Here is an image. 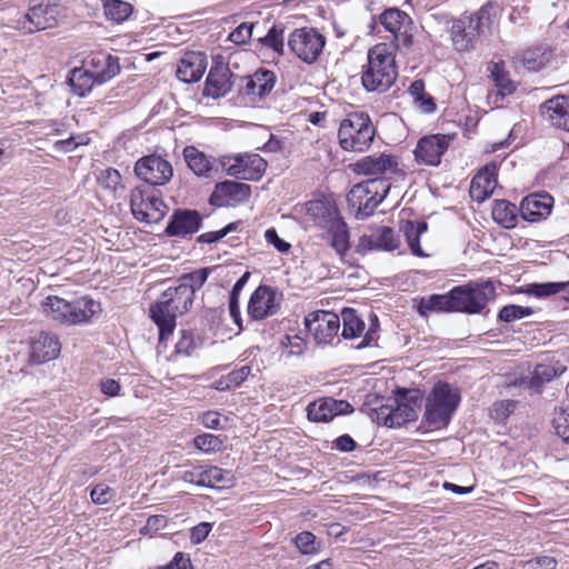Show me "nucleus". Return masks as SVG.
Segmentation results:
<instances>
[{"instance_id": "1", "label": "nucleus", "mask_w": 569, "mask_h": 569, "mask_svg": "<svg viewBox=\"0 0 569 569\" xmlns=\"http://www.w3.org/2000/svg\"><path fill=\"white\" fill-rule=\"evenodd\" d=\"M192 303L191 290L178 284L166 289L150 306V318L158 326L160 341H164L173 333L177 317L187 312Z\"/></svg>"}, {"instance_id": "2", "label": "nucleus", "mask_w": 569, "mask_h": 569, "mask_svg": "<svg viewBox=\"0 0 569 569\" xmlns=\"http://www.w3.org/2000/svg\"><path fill=\"white\" fill-rule=\"evenodd\" d=\"M395 46L378 43L368 51V63L361 82L367 91L385 92L397 79Z\"/></svg>"}, {"instance_id": "3", "label": "nucleus", "mask_w": 569, "mask_h": 569, "mask_svg": "<svg viewBox=\"0 0 569 569\" xmlns=\"http://www.w3.org/2000/svg\"><path fill=\"white\" fill-rule=\"evenodd\" d=\"M491 3H487L478 11L465 14L452 22L449 32L456 51L469 52L476 48L479 37L491 28Z\"/></svg>"}, {"instance_id": "4", "label": "nucleus", "mask_w": 569, "mask_h": 569, "mask_svg": "<svg viewBox=\"0 0 569 569\" xmlns=\"http://www.w3.org/2000/svg\"><path fill=\"white\" fill-rule=\"evenodd\" d=\"M46 316L62 325L89 323L102 309L100 302L81 297L72 302L57 296H50L42 302Z\"/></svg>"}, {"instance_id": "5", "label": "nucleus", "mask_w": 569, "mask_h": 569, "mask_svg": "<svg viewBox=\"0 0 569 569\" xmlns=\"http://www.w3.org/2000/svg\"><path fill=\"white\" fill-rule=\"evenodd\" d=\"M376 129L369 116L355 112L343 119L338 130L339 144L345 151L363 152L373 142Z\"/></svg>"}, {"instance_id": "6", "label": "nucleus", "mask_w": 569, "mask_h": 569, "mask_svg": "<svg viewBox=\"0 0 569 569\" xmlns=\"http://www.w3.org/2000/svg\"><path fill=\"white\" fill-rule=\"evenodd\" d=\"M459 402L460 396L450 385H436L426 400L425 421L432 429L448 426Z\"/></svg>"}, {"instance_id": "7", "label": "nucleus", "mask_w": 569, "mask_h": 569, "mask_svg": "<svg viewBox=\"0 0 569 569\" xmlns=\"http://www.w3.org/2000/svg\"><path fill=\"white\" fill-rule=\"evenodd\" d=\"M391 182L380 179H368L352 187L347 200L357 210V218L370 217L390 191Z\"/></svg>"}, {"instance_id": "8", "label": "nucleus", "mask_w": 569, "mask_h": 569, "mask_svg": "<svg viewBox=\"0 0 569 569\" xmlns=\"http://www.w3.org/2000/svg\"><path fill=\"white\" fill-rule=\"evenodd\" d=\"M496 296L492 281L469 282L453 288L455 309L458 312L479 313Z\"/></svg>"}, {"instance_id": "9", "label": "nucleus", "mask_w": 569, "mask_h": 569, "mask_svg": "<svg viewBox=\"0 0 569 569\" xmlns=\"http://www.w3.org/2000/svg\"><path fill=\"white\" fill-rule=\"evenodd\" d=\"M380 23L386 31L393 36L395 50L397 48L409 49L413 44V22L403 11L391 8L383 11L379 17Z\"/></svg>"}, {"instance_id": "10", "label": "nucleus", "mask_w": 569, "mask_h": 569, "mask_svg": "<svg viewBox=\"0 0 569 569\" xmlns=\"http://www.w3.org/2000/svg\"><path fill=\"white\" fill-rule=\"evenodd\" d=\"M136 176L151 187L167 184L173 177L171 163L159 154L140 158L134 164Z\"/></svg>"}, {"instance_id": "11", "label": "nucleus", "mask_w": 569, "mask_h": 569, "mask_svg": "<svg viewBox=\"0 0 569 569\" xmlns=\"http://www.w3.org/2000/svg\"><path fill=\"white\" fill-rule=\"evenodd\" d=\"M221 163L229 176L249 181L259 180L267 168L266 160L257 153L226 157Z\"/></svg>"}, {"instance_id": "12", "label": "nucleus", "mask_w": 569, "mask_h": 569, "mask_svg": "<svg viewBox=\"0 0 569 569\" xmlns=\"http://www.w3.org/2000/svg\"><path fill=\"white\" fill-rule=\"evenodd\" d=\"M325 43V37L309 28L296 29L288 39L290 50L307 63L318 59Z\"/></svg>"}, {"instance_id": "13", "label": "nucleus", "mask_w": 569, "mask_h": 569, "mask_svg": "<svg viewBox=\"0 0 569 569\" xmlns=\"http://www.w3.org/2000/svg\"><path fill=\"white\" fill-rule=\"evenodd\" d=\"M399 163L395 156L389 153H373L362 157L352 164V170L357 174L371 177L370 179L387 180L399 170Z\"/></svg>"}, {"instance_id": "14", "label": "nucleus", "mask_w": 569, "mask_h": 569, "mask_svg": "<svg viewBox=\"0 0 569 569\" xmlns=\"http://www.w3.org/2000/svg\"><path fill=\"white\" fill-rule=\"evenodd\" d=\"M130 208L133 217L142 222L152 223L160 221L164 214L167 206L164 202L137 187L130 194Z\"/></svg>"}, {"instance_id": "15", "label": "nucleus", "mask_w": 569, "mask_h": 569, "mask_svg": "<svg viewBox=\"0 0 569 569\" xmlns=\"http://www.w3.org/2000/svg\"><path fill=\"white\" fill-rule=\"evenodd\" d=\"M179 479L183 482L206 488H223L230 485V471L216 466H194L180 472Z\"/></svg>"}, {"instance_id": "16", "label": "nucleus", "mask_w": 569, "mask_h": 569, "mask_svg": "<svg viewBox=\"0 0 569 569\" xmlns=\"http://www.w3.org/2000/svg\"><path fill=\"white\" fill-rule=\"evenodd\" d=\"M305 323L317 343H329L337 336L340 328L339 316L325 310L309 313Z\"/></svg>"}, {"instance_id": "17", "label": "nucleus", "mask_w": 569, "mask_h": 569, "mask_svg": "<svg viewBox=\"0 0 569 569\" xmlns=\"http://www.w3.org/2000/svg\"><path fill=\"white\" fill-rule=\"evenodd\" d=\"M280 298L274 289L261 284L252 293L248 302V315L253 320H263L277 313Z\"/></svg>"}, {"instance_id": "18", "label": "nucleus", "mask_w": 569, "mask_h": 569, "mask_svg": "<svg viewBox=\"0 0 569 569\" xmlns=\"http://www.w3.org/2000/svg\"><path fill=\"white\" fill-rule=\"evenodd\" d=\"M400 246V237L386 226L377 227L359 238L357 251L367 253L372 250L393 251Z\"/></svg>"}, {"instance_id": "19", "label": "nucleus", "mask_w": 569, "mask_h": 569, "mask_svg": "<svg viewBox=\"0 0 569 569\" xmlns=\"http://www.w3.org/2000/svg\"><path fill=\"white\" fill-rule=\"evenodd\" d=\"M451 140V137L445 134L422 137L413 151L415 160L425 166H438Z\"/></svg>"}, {"instance_id": "20", "label": "nucleus", "mask_w": 569, "mask_h": 569, "mask_svg": "<svg viewBox=\"0 0 569 569\" xmlns=\"http://www.w3.org/2000/svg\"><path fill=\"white\" fill-rule=\"evenodd\" d=\"M276 79L272 71L258 69L253 74L241 78L239 92L248 97L249 102L256 103L272 91Z\"/></svg>"}, {"instance_id": "21", "label": "nucleus", "mask_w": 569, "mask_h": 569, "mask_svg": "<svg viewBox=\"0 0 569 569\" xmlns=\"http://www.w3.org/2000/svg\"><path fill=\"white\" fill-rule=\"evenodd\" d=\"M250 194L249 184L227 180L216 184L210 203L218 207H233L248 200Z\"/></svg>"}, {"instance_id": "22", "label": "nucleus", "mask_w": 569, "mask_h": 569, "mask_svg": "<svg viewBox=\"0 0 569 569\" xmlns=\"http://www.w3.org/2000/svg\"><path fill=\"white\" fill-rule=\"evenodd\" d=\"M352 406L345 400L333 398H323L315 401L307 407V416L310 421L329 422L338 415L352 412Z\"/></svg>"}, {"instance_id": "23", "label": "nucleus", "mask_w": 569, "mask_h": 569, "mask_svg": "<svg viewBox=\"0 0 569 569\" xmlns=\"http://www.w3.org/2000/svg\"><path fill=\"white\" fill-rule=\"evenodd\" d=\"M87 69L93 76L97 84H102L114 78L119 71V59L106 52H98L86 60Z\"/></svg>"}, {"instance_id": "24", "label": "nucleus", "mask_w": 569, "mask_h": 569, "mask_svg": "<svg viewBox=\"0 0 569 569\" xmlns=\"http://www.w3.org/2000/svg\"><path fill=\"white\" fill-rule=\"evenodd\" d=\"M202 218L196 210H177L167 224L166 233L170 237H186L197 232Z\"/></svg>"}, {"instance_id": "25", "label": "nucleus", "mask_w": 569, "mask_h": 569, "mask_svg": "<svg viewBox=\"0 0 569 569\" xmlns=\"http://www.w3.org/2000/svg\"><path fill=\"white\" fill-rule=\"evenodd\" d=\"M207 57L202 52L190 51L183 54L177 67V77L186 83L198 82L207 69Z\"/></svg>"}, {"instance_id": "26", "label": "nucleus", "mask_w": 569, "mask_h": 569, "mask_svg": "<svg viewBox=\"0 0 569 569\" xmlns=\"http://www.w3.org/2000/svg\"><path fill=\"white\" fill-rule=\"evenodd\" d=\"M553 199L548 193H532L527 196L520 204L521 217L530 222L547 218L552 208Z\"/></svg>"}, {"instance_id": "27", "label": "nucleus", "mask_w": 569, "mask_h": 569, "mask_svg": "<svg viewBox=\"0 0 569 569\" xmlns=\"http://www.w3.org/2000/svg\"><path fill=\"white\" fill-rule=\"evenodd\" d=\"M378 423L390 428L401 427L417 418L416 409L409 403H398L395 408L381 406L375 410Z\"/></svg>"}, {"instance_id": "28", "label": "nucleus", "mask_w": 569, "mask_h": 569, "mask_svg": "<svg viewBox=\"0 0 569 569\" xmlns=\"http://www.w3.org/2000/svg\"><path fill=\"white\" fill-rule=\"evenodd\" d=\"M497 166L486 164L471 180L470 197L477 202L488 199L497 187Z\"/></svg>"}, {"instance_id": "29", "label": "nucleus", "mask_w": 569, "mask_h": 569, "mask_svg": "<svg viewBox=\"0 0 569 569\" xmlns=\"http://www.w3.org/2000/svg\"><path fill=\"white\" fill-rule=\"evenodd\" d=\"M231 71L228 66L218 63L209 70L203 92L214 99L226 96L232 87Z\"/></svg>"}, {"instance_id": "30", "label": "nucleus", "mask_w": 569, "mask_h": 569, "mask_svg": "<svg viewBox=\"0 0 569 569\" xmlns=\"http://www.w3.org/2000/svg\"><path fill=\"white\" fill-rule=\"evenodd\" d=\"M540 112L552 126L569 132V98L553 97L540 106Z\"/></svg>"}, {"instance_id": "31", "label": "nucleus", "mask_w": 569, "mask_h": 569, "mask_svg": "<svg viewBox=\"0 0 569 569\" xmlns=\"http://www.w3.org/2000/svg\"><path fill=\"white\" fill-rule=\"evenodd\" d=\"M306 214L323 230L340 218L336 203L328 199L308 201Z\"/></svg>"}, {"instance_id": "32", "label": "nucleus", "mask_w": 569, "mask_h": 569, "mask_svg": "<svg viewBox=\"0 0 569 569\" xmlns=\"http://www.w3.org/2000/svg\"><path fill=\"white\" fill-rule=\"evenodd\" d=\"M59 1L38 0V31L57 26L62 13V7Z\"/></svg>"}, {"instance_id": "33", "label": "nucleus", "mask_w": 569, "mask_h": 569, "mask_svg": "<svg viewBox=\"0 0 569 569\" xmlns=\"http://www.w3.org/2000/svg\"><path fill=\"white\" fill-rule=\"evenodd\" d=\"M428 230V224L425 221L413 222L410 220L403 221L400 231L405 234L407 243L413 256L427 257L420 247V237Z\"/></svg>"}, {"instance_id": "34", "label": "nucleus", "mask_w": 569, "mask_h": 569, "mask_svg": "<svg viewBox=\"0 0 569 569\" xmlns=\"http://www.w3.org/2000/svg\"><path fill=\"white\" fill-rule=\"evenodd\" d=\"M490 78L492 79L498 91L497 94L500 98L511 94L516 90L515 82L510 79L508 71L506 70L505 62L491 61L488 66Z\"/></svg>"}, {"instance_id": "35", "label": "nucleus", "mask_w": 569, "mask_h": 569, "mask_svg": "<svg viewBox=\"0 0 569 569\" xmlns=\"http://www.w3.org/2000/svg\"><path fill=\"white\" fill-rule=\"evenodd\" d=\"M565 368L560 365L552 363H539L535 367L533 371L528 378V387L535 391H539L540 388L551 381L555 377L561 375Z\"/></svg>"}, {"instance_id": "36", "label": "nucleus", "mask_w": 569, "mask_h": 569, "mask_svg": "<svg viewBox=\"0 0 569 569\" xmlns=\"http://www.w3.org/2000/svg\"><path fill=\"white\" fill-rule=\"evenodd\" d=\"M517 207L507 200H495L491 209L492 219L503 228H513L517 223Z\"/></svg>"}, {"instance_id": "37", "label": "nucleus", "mask_w": 569, "mask_h": 569, "mask_svg": "<svg viewBox=\"0 0 569 569\" xmlns=\"http://www.w3.org/2000/svg\"><path fill=\"white\" fill-rule=\"evenodd\" d=\"M68 82L72 91L79 97L87 96L92 87L97 84L96 79L87 68H73L68 76Z\"/></svg>"}, {"instance_id": "38", "label": "nucleus", "mask_w": 569, "mask_h": 569, "mask_svg": "<svg viewBox=\"0 0 569 569\" xmlns=\"http://www.w3.org/2000/svg\"><path fill=\"white\" fill-rule=\"evenodd\" d=\"M183 156L188 167L194 174L199 177H209V173L212 170V164L203 152L190 146L184 148Z\"/></svg>"}, {"instance_id": "39", "label": "nucleus", "mask_w": 569, "mask_h": 569, "mask_svg": "<svg viewBox=\"0 0 569 569\" xmlns=\"http://www.w3.org/2000/svg\"><path fill=\"white\" fill-rule=\"evenodd\" d=\"M61 343L57 336L41 332L38 337V363L56 359L60 355Z\"/></svg>"}, {"instance_id": "40", "label": "nucleus", "mask_w": 569, "mask_h": 569, "mask_svg": "<svg viewBox=\"0 0 569 569\" xmlns=\"http://www.w3.org/2000/svg\"><path fill=\"white\" fill-rule=\"evenodd\" d=\"M420 313L425 315L427 311H456L453 289L447 295H432L427 299H422L419 306Z\"/></svg>"}, {"instance_id": "41", "label": "nucleus", "mask_w": 569, "mask_h": 569, "mask_svg": "<svg viewBox=\"0 0 569 569\" xmlns=\"http://www.w3.org/2000/svg\"><path fill=\"white\" fill-rule=\"evenodd\" d=\"M343 328L342 337L345 339H355L365 331V321L358 316L357 311L351 308H345L341 311Z\"/></svg>"}, {"instance_id": "42", "label": "nucleus", "mask_w": 569, "mask_h": 569, "mask_svg": "<svg viewBox=\"0 0 569 569\" xmlns=\"http://www.w3.org/2000/svg\"><path fill=\"white\" fill-rule=\"evenodd\" d=\"M325 230L331 236L333 249L339 254H343L349 249V231L346 222L339 218Z\"/></svg>"}, {"instance_id": "43", "label": "nucleus", "mask_w": 569, "mask_h": 569, "mask_svg": "<svg viewBox=\"0 0 569 569\" xmlns=\"http://www.w3.org/2000/svg\"><path fill=\"white\" fill-rule=\"evenodd\" d=\"M249 278H250V273L249 272H244L237 280V282L233 284L232 290H231L230 296H229V312H230V317L232 318L234 323L240 329L242 328V325H241L242 319H241V312H240V307H239V298H240V293H241L243 287L248 282Z\"/></svg>"}, {"instance_id": "44", "label": "nucleus", "mask_w": 569, "mask_h": 569, "mask_svg": "<svg viewBox=\"0 0 569 569\" xmlns=\"http://www.w3.org/2000/svg\"><path fill=\"white\" fill-rule=\"evenodd\" d=\"M568 282L529 283L521 291L537 298H547L563 291Z\"/></svg>"}, {"instance_id": "45", "label": "nucleus", "mask_w": 569, "mask_h": 569, "mask_svg": "<svg viewBox=\"0 0 569 569\" xmlns=\"http://www.w3.org/2000/svg\"><path fill=\"white\" fill-rule=\"evenodd\" d=\"M133 11L131 3L122 0H110L104 3L106 17L117 23L127 20Z\"/></svg>"}, {"instance_id": "46", "label": "nucleus", "mask_w": 569, "mask_h": 569, "mask_svg": "<svg viewBox=\"0 0 569 569\" xmlns=\"http://www.w3.org/2000/svg\"><path fill=\"white\" fill-rule=\"evenodd\" d=\"M456 19L443 12L431 13L427 19L430 37L441 38L443 32L450 31V27Z\"/></svg>"}, {"instance_id": "47", "label": "nucleus", "mask_w": 569, "mask_h": 569, "mask_svg": "<svg viewBox=\"0 0 569 569\" xmlns=\"http://www.w3.org/2000/svg\"><path fill=\"white\" fill-rule=\"evenodd\" d=\"M209 272H210V269L202 268V269H198L193 272L183 274L179 279V284L190 289L192 292V297L194 298V292L204 284V282L208 279Z\"/></svg>"}, {"instance_id": "48", "label": "nucleus", "mask_w": 569, "mask_h": 569, "mask_svg": "<svg viewBox=\"0 0 569 569\" xmlns=\"http://www.w3.org/2000/svg\"><path fill=\"white\" fill-rule=\"evenodd\" d=\"M532 313L533 309L531 307L507 305L499 311L498 319L503 322H512L530 317Z\"/></svg>"}, {"instance_id": "49", "label": "nucleus", "mask_w": 569, "mask_h": 569, "mask_svg": "<svg viewBox=\"0 0 569 569\" xmlns=\"http://www.w3.org/2000/svg\"><path fill=\"white\" fill-rule=\"evenodd\" d=\"M549 58L540 49L528 50L523 52L521 62L523 67L529 71H538L543 68Z\"/></svg>"}, {"instance_id": "50", "label": "nucleus", "mask_w": 569, "mask_h": 569, "mask_svg": "<svg viewBox=\"0 0 569 569\" xmlns=\"http://www.w3.org/2000/svg\"><path fill=\"white\" fill-rule=\"evenodd\" d=\"M552 423L556 433L569 443V406L556 411Z\"/></svg>"}, {"instance_id": "51", "label": "nucleus", "mask_w": 569, "mask_h": 569, "mask_svg": "<svg viewBox=\"0 0 569 569\" xmlns=\"http://www.w3.org/2000/svg\"><path fill=\"white\" fill-rule=\"evenodd\" d=\"M295 545L303 555H312L319 550L316 536L310 531H302L295 538Z\"/></svg>"}, {"instance_id": "52", "label": "nucleus", "mask_w": 569, "mask_h": 569, "mask_svg": "<svg viewBox=\"0 0 569 569\" xmlns=\"http://www.w3.org/2000/svg\"><path fill=\"white\" fill-rule=\"evenodd\" d=\"M98 183L103 189L116 191L121 187V176L118 170L108 168L100 172Z\"/></svg>"}, {"instance_id": "53", "label": "nucleus", "mask_w": 569, "mask_h": 569, "mask_svg": "<svg viewBox=\"0 0 569 569\" xmlns=\"http://www.w3.org/2000/svg\"><path fill=\"white\" fill-rule=\"evenodd\" d=\"M280 347L288 350V356H300L305 351L306 342L298 335H286L280 339Z\"/></svg>"}, {"instance_id": "54", "label": "nucleus", "mask_w": 569, "mask_h": 569, "mask_svg": "<svg viewBox=\"0 0 569 569\" xmlns=\"http://www.w3.org/2000/svg\"><path fill=\"white\" fill-rule=\"evenodd\" d=\"M262 41L267 47H270L274 51L282 52L284 47L283 28L273 26Z\"/></svg>"}, {"instance_id": "55", "label": "nucleus", "mask_w": 569, "mask_h": 569, "mask_svg": "<svg viewBox=\"0 0 569 569\" xmlns=\"http://www.w3.org/2000/svg\"><path fill=\"white\" fill-rule=\"evenodd\" d=\"M193 442L199 450L204 452L217 451L222 446V441L217 436L211 433L197 436Z\"/></svg>"}, {"instance_id": "56", "label": "nucleus", "mask_w": 569, "mask_h": 569, "mask_svg": "<svg viewBox=\"0 0 569 569\" xmlns=\"http://www.w3.org/2000/svg\"><path fill=\"white\" fill-rule=\"evenodd\" d=\"M114 496V491L104 483L94 486L90 492V497L96 505H106Z\"/></svg>"}, {"instance_id": "57", "label": "nucleus", "mask_w": 569, "mask_h": 569, "mask_svg": "<svg viewBox=\"0 0 569 569\" xmlns=\"http://www.w3.org/2000/svg\"><path fill=\"white\" fill-rule=\"evenodd\" d=\"M64 124L57 120H41L38 121V134L44 137L62 136Z\"/></svg>"}, {"instance_id": "58", "label": "nucleus", "mask_w": 569, "mask_h": 569, "mask_svg": "<svg viewBox=\"0 0 569 569\" xmlns=\"http://www.w3.org/2000/svg\"><path fill=\"white\" fill-rule=\"evenodd\" d=\"M517 401L515 400H502L496 402L492 407V416L496 419L503 420L510 416L516 409Z\"/></svg>"}, {"instance_id": "59", "label": "nucleus", "mask_w": 569, "mask_h": 569, "mask_svg": "<svg viewBox=\"0 0 569 569\" xmlns=\"http://www.w3.org/2000/svg\"><path fill=\"white\" fill-rule=\"evenodd\" d=\"M236 229L234 223H229L224 228L218 231H210L202 233L198 237V242L201 243H213L226 237L229 232Z\"/></svg>"}, {"instance_id": "60", "label": "nucleus", "mask_w": 569, "mask_h": 569, "mask_svg": "<svg viewBox=\"0 0 569 569\" xmlns=\"http://www.w3.org/2000/svg\"><path fill=\"white\" fill-rule=\"evenodd\" d=\"M252 26L248 23H241L238 26L229 36L230 41L237 44L246 43L251 38Z\"/></svg>"}, {"instance_id": "61", "label": "nucleus", "mask_w": 569, "mask_h": 569, "mask_svg": "<svg viewBox=\"0 0 569 569\" xmlns=\"http://www.w3.org/2000/svg\"><path fill=\"white\" fill-rule=\"evenodd\" d=\"M251 373V368L249 366H242L238 369L232 370L227 375L229 382L232 388H238L241 386L243 381L247 380L249 375Z\"/></svg>"}, {"instance_id": "62", "label": "nucleus", "mask_w": 569, "mask_h": 569, "mask_svg": "<svg viewBox=\"0 0 569 569\" xmlns=\"http://www.w3.org/2000/svg\"><path fill=\"white\" fill-rule=\"evenodd\" d=\"M264 238L267 242L272 244L279 252H288L291 248L290 243L282 240L274 229H268L264 232Z\"/></svg>"}, {"instance_id": "63", "label": "nucleus", "mask_w": 569, "mask_h": 569, "mask_svg": "<svg viewBox=\"0 0 569 569\" xmlns=\"http://www.w3.org/2000/svg\"><path fill=\"white\" fill-rule=\"evenodd\" d=\"M557 561L553 557H539L532 560H529L526 563V569H556Z\"/></svg>"}, {"instance_id": "64", "label": "nucleus", "mask_w": 569, "mask_h": 569, "mask_svg": "<svg viewBox=\"0 0 569 569\" xmlns=\"http://www.w3.org/2000/svg\"><path fill=\"white\" fill-rule=\"evenodd\" d=\"M167 526V518L162 515L150 516L147 520L146 526L142 529V532L152 533L157 532Z\"/></svg>"}]
</instances>
